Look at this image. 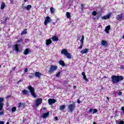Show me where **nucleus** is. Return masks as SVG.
<instances>
[{"instance_id":"obj_7","label":"nucleus","mask_w":124,"mask_h":124,"mask_svg":"<svg viewBox=\"0 0 124 124\" xmlns=\"http://www.w3.org/2000/svg\"><path fill=\"white\" fill-rule=\"evenodd\" d=\"M50 22H51V18H50V16H46L44 22L45 25L46 26L48 23H50Z\"/></svg>"},{"instance_id":"obj_59","label":"nucleus","mask_w":124,"mask_h":124,"mask_svg":"<svg viewBox=\"0 0 124 124\" xmlns=\"http://www.w3.org/2000/svg\"><path fill=\"white\" fill-rule=\"evenodd\" d=\"M7 97V98H9V97H10V96H8Z\"/></svg>"},{"instance_id":"obj_32","label":"nucleus","mask_w":124,"mask_h":124,"mask_svg":"<svg viewBox=\"0 0 124 124\" xmlns=\"http://www.w3.org/2000/svg\"><path fill=\"white\" fill-rule=\"evenodd\" d=\"M96 14H97L96 11H93L92 13V15H93V16H96Z\"/></svg>"},{"instance_id":"obj_49","label":"nucleus","mask_w":124,"mask_h":124,"mask_svg":"<svg viewBox=\"0 0 124 124\" xmlns=\"http://www.w3.org/2000/svg\"><path fill=\"white\" fill-rule=\"evenodd\" d=\"M107 99L108 101H109V97H107Z\"/></svg>"},{"instance_id":"obj_56","label":"nucleus","mask_w":124,"mask_h":124,"mask_svg":"<svg viewBox=\"0 0 124 124\" xmlns=\"http://www.w3.org/2000/svg\"><path fill=\"white\" fill-rule=\"evenodd\" d=\"M44 110H46V108H43Z\"/></svg>"},{"instance_id":"obj_40","label":"nucleus","mask_w":124,"mask_h":124,"mask_svg":"<svg viewBox=\"0 0 124 124\" xmlns=\"http://www.w3.org/2000/svg\"><path fill=\"white\" fill-rule=\"evenodd\" d=\"M4 114V112L3 111H0V116H2Z\"/></svg>"},{"instance_id":"obj_44","label":"nucleus","mask_w":124,"mask_h":124,"mask_svg":"<svg viewBox=\"0 0 124 124\" xmlns=\"http://www.w3.org/2000/svg\"><path fill=\"white\" fill-rule=\"evenodd\" d=\"M26 72H28V69L27 68H26L24 70V73H26Z\"/></svg>"},{"instance_id":"obj_14","label":"nucleus","mask_w":124,"mask_h":124,"mask_svg":"<svg viewBox=\"0 0 124 124\" xmlns=\"http://www.w3.org/2000/svg\"><path fill=\"white\" fill-rule=\"evenodd\" d=\"M89 51V49L88 48H85V49H82L81 51H80V53L81 54H87V53H88V52Z\"/></svg>"},{"instance_id":"obj_6","label":"nucleus","mask_w":124,"mask_h":124,"mask_svg":"<svg viewBox=\"0 0 124 124\" xmlns=\"http://www.w3.org/2000/svg\"><path fill=\"white\" fill-rule=\"evenodd\" d=\"M111 15H112V13H109L106 16H102L101 18L103 20H107L109 19L110 17H111Z\"/></svg>"},{"instance_id":"obj_19","label":"nucleus","mask_w":124,"mask_h":124,"mask_svg":"<svg viewBox=\"0 0 124 124\" xmlns=\"http://www.w3.org/2000/svg\"><path fill=\"white\" fill-rule=\"evenodd\" d=\"M68 52H67V50H66L65 49H63L61 51V53L63 54V55H64V56H65Z\"/></svg>"},{"instance_id":"obj_10","label":"nucleus","mask_w":124,"mask_h":124,"mask_svg":"<svg viewBox=\"0 0 124 124\" xmlns=\"http://www.w3.org/2000/svg\"><path fill=\"white\" fill-rule=\"evenodd\" d=\"M56 101H57L54 99H49L48 100V104H49V105H52V104L56 103Z\"/></svg>"},{"instance_id":"obj_61","label":"nucleus","mask_w":124,"mask_h":124,"mask_svg":"<svg viewBox=\"0 0 124 124\" xmlns=\"http://www.w3.org/2000/svg\"><path fill=\"white\" fill-rule=\"evenodd\" d=\"M107 33H109V31H107Z\"/></svg>"},{"instance_id":"obj_55","label":"nucleus","mask_w":124,"mask_h":124,"mask_svg":"<svg viewBox=\"0 0 124 124\" xmlns=\"http://www.w3.org/2000/svg\"><path fill=\"white\" fill-rule=\"evenodd\" d=\"M18 83H20V82H22V80L20 79V80L19 81H18Z\"/></svg>"},{"instance_id":"obj_26","label":"nucleus","mask_w":124,"mask_h":124,"mask_svg":"<svg viewBox=\"0 0 124 124\" xmlns=\"http://www.w3.org/2000/svg\"><path fill=\"white\" fill-rule=\"evenodd\" d=\"M25 9L27 10H31V5H28L27 7H25Z\"/></svg>"},{"instance_id":"obj_13","label":"nucleus","mask_w":124,"mask_h":124,"mask_svg":"<svg viewBox=\"0 0 124 124\" xmlns=\"http://www.w3.org/2000/svg\"><path fill=\"white\" fill-rule=\"evenodd\" d=\"M65 107H66V106L64 105H61L59 107V110H60L61 111H63L65 109Z\"/></svg>"},{"instance_id":"obj_18","label":"nucleus","mask_w":124,"mask_h":124,"mask_svg":"<svg viewBox=\"0 0 124 124\" xmlns=\"http://www.w3.org/2000/svg\"><path fill=\"white\" fill-rule=\"evenodd\" d=\"M49 116V112H47L46 113H44L42 116H41V118H43V119H46L47 117Z\"/></svg>"},{"instance_id":"obj_50","label":"nucleus","mask_w":124,"mask_h":124,"mask_svg":"<svg viewBox=\"0 0 124 124\" xmlns=\"http://www.w3.org/2000/svg\"><path fill=\"white\" fill-rule=\"evenodd\" d=\"M28 0H24V2H27V1H28Z\"/></svg>"},{"instance_id":"obj_27","label":"nucleus","mask_w":124,"mask_h":124,"mask_svg":"<svg viewBox=\"0 0 124 124\" xmlns=\"http://www.w3.org/2000/svg\"><path fill=\"white\" fill-rule=\"evenodd\" d=\"M5 7V3L4 2H2L1 4V9H4Z\"/></svg>"},{"instance_id":"obj_46","label":"nucleus","mask_w":124,"mask_h":124,"mask_svg":"<svg viewBox=\"0 0 124 124\" xmlns=\"http://www.w3.org/2000/svg\"><path fill=\"white\" fill-rule=\"evenodd\" d=\"M0 124H4V122L0 121Z\"/></svg>"},{"instance_id":"obj_54","label":"nucleus","mask_w":124,"mask_h":124,"mask_svg":"<svg viewBox=\"0 0 124 124\" xmlns=\"http://www.w3.org/2000/svg\"><path fill=\"white\" fill-rule=\"evenodd\" d=\"M97 19H99V16H97Z\"/></svg>"},{"instance_id":"obj_12","label":"nucleus","mask_w":124,"mask_h":124,"mask_svg":"<svg viewBox=\"0 0 124 124\" xmlns=\"http://www.w3.org/2000/svg\"><path fill=\"white\" fill-rule=\"evenodd\" d=\"M42 75V74L39 72H35L34 76L36 77H37V78H39V79L40 78V77Z\"/></svg>"},{"instance_id":"obj_52","label":"nucleus","mask_w":124,"mask_h":124,"mask_svg":"<svg viewBox=\"0 0 124 124\" xmlns=\"http://www.w3.org/2000/svg\"><path fill=\"white\" fill-rule=\"evenodd\" d=\"M7 19H8V17H7L5 19V21H6V20H7Z\"/></svg>"},{"instance_id":"obj_8","label":"nucleus","mask_w":124,"mask_h":124,"mask_svg":"<svg viewBox=\"0 0 124 124\" xmlns=\"http://www.w3.org/2000/svg\"><path fill=\"white\" fill-rule=\"evenodd\" d=\"M116 19L117 21H122L123 19V14H120V15H117L116 16Z\"/></svg>"},{"instance_id":"obj_3","label":"nucleus","mask_w":124,"mask_h":124,"mask_svg":"<svg viewBox=\"0 0 124 124\" xmlns=\"http://www.w3.org/2000/svg\"><path fill=\"white\" fill-rule=\"evenodd\" d=\"M75 107H76V106H75V103H73L72 104L69 105L68 107L69 112H73V110L75 109Z\"/></svg>"},{"instance_id":"obj_45","label":"nucleus","mask_w":124,"mask_h":124,"mask_svg":"<svg viewBox=\"0 0 124 124\" xmlns=\"http://www.w3.org/2000/svg\"><path fill=\"white\" fill-rule=\"evenodd\" d=\"M82 76H85V75H86V74H85V72H83L82 73Z\"/></svg>"},{"instance_id":"obj_48","label":"nucleus","mask_w":124,"mask_h":124,"mask_svg":"<svg viewBox=\"0 0 124 124\" xmlns=\"http://www.w3.org/2000/svg\"><path fill=\"white\" fill-rule=\"evenodd\" d=\"M28 31V29H25L23 31Z\"/></svg>"},{"instance_id":"obj_22","label":"nucleus","mask_w":124,"mask_h":124,"mask_svg":"<svg viewBox=\"0 0 124 124\" xmlns=\"http://www.w3.org/2000/svg\"><path fill=\"white\" fill-rule=\"evenodd\" d=\"M111 29V26L108 25L105 28V31H109Z\"/></svg>"},{"instance_id":"obj_42","label":"nucleus","mask_w":124,"mask_h":124,"mask_svg":"<svg viewBox=\"0 0 124 124\" xmlns=\"http://www.w3.org/2000/svg\"><path fill=\"white\" fill-rule=\"evenodd\" d=\"M122 94H123V93H122V92H119L118 93V95H122Z\"/></svg>"},{"instance_id":"obj_2","label":"nucleus","mask_w":124,"mask_h":124,"mask_svg":"<svg viewBox=\"0 0 124 124\" xmlns=\"http://www.w3.org/2000/svg\"><path fill=\"white\" fill-rule=\"evenodd\" d=\"M58 69V66L56 65H52L50 66V68L48 70V72L50 74H52V72H54Z\"/></svg>"},{"instance_id":"obj_29","label":"nucleus","mask_w":124,"mask_h":124,"mask_svg":"<svg viewBox=\"0 0 124 124\" xmlns=\"http://www.w3.org/2000/svg\"><path fill=\"white\" fill-rule=\"evenodd\" d=\"M80 6H81V10L82 11H84V8H85V4H81Z\"/></svg>"},{"instance_id":"obj_1","label":"nucleus","mask_w":124,"mask_h":124,"mask_svg":"<svg viewBox=\"0 0 124 124\" xmlns=\"http://www.w3.org/2000/svg\"><path fill=\"white\" fill-rule=\"evenodd\" d=\"M124 80L123 76H112L111 77V81L113 84H118L119 82Z\"/></svg>"},{"instance_id":"obj_28","label":"nucleus","mask_w":124,"mask_h":124,"mask_svg":"<svg viewBox=\"0 0 124 124\" xmlns=\"http://www.w3.org/2000/svg\"><path fill=\"white\" fill-rule=\"evenodd\" d=\"M28 93H29V91L24 90L22 91V94H27Z\"/></svg>"},{"instance_id":"obj_51","label":"nucleus","mask_w":124,"mask_h":124,"mask_svg":"<svg viewBox=\"0 0 124 124\" xmlns=\"http://www.w3.org/2000/svg\"><path fill=\"white\" fill-rule=\"evenodd\" d=\"M13 69V70H15V69H16V67H14Z\"/></svg>"},{"instance_id":"obj_36","label":"nucleus","mask_w":124,"mask_h":124,"mask_svg":"<svg viewBox=\"0 0 124 124\" xmlns=\"http://www.w3.org/2000/svg\"><path fill=\"white\" fill-rule=\"evenodd\" d=\"M18 108H20V107H22V106L23 105V103H19L18 104Z\"/></svg>"},{"instance_id":"obj_60","label":"nucleus","mask_w":124,"mask_h":124,"mask_svg":"<svg viewBox=\"0 0 124 124\" xmlns=\"http://www.w3.org/2000/svg\"><path fill=\"white\" fill-rule=\"evenodd\" d=\"M93 124H96V123L95 122H94Z\"/></svg>"},{"instance_id":"obj_25","label":"nucleus","mask_w":124,"mask_h":124,"mask_svg":"<svg viewBox=\"0 0 124 124\" xmlns=\"http://www.w3.org/2000/svg\"><path fill=\"white\" fill-rule=\"evenodd\" d=\"M59 64L60 65H62V66H64L65 64H64V62L62 60H61L59 61Z\"/></svg>"},{"instance_id":"obj_39","label":"nucleus","mask_w":124,"mask_h":124,"mask_svg":"<svg viewBox=\"0 0 124 124\" xmlns=\"http://www.w3.org/2000/svg\"><path fill=\"white\" fill-rule=\"evenodd\" d=\"M26 33H27V31L22 32L21 33V35H23V34H26Z\"/></svg>"},{"instance_id":"obj_34","label":"nucleus","mask_w":124,"mask_h":124,"mask_svg":"<svg viewBox=\"0 0 124 124\" xmlns=\"http://www.w3.org/2000/svg\"><path fill=\"white\" fill-rule=\"evenodd\" d=\"M83 78L85 80V81H88V78H87V76L86 75L83 76Z\"/></svg>"},{"instance_id":"obj_23","label":"nucleus","mask_w":124,"mask_h":124,"mask_svg":"<svg viewBox=\"0 0 124 124\" xmlns=\"http://www.w3.org/2000/svg\"><path fill=\"white\" fill-rule=\"evenodd\" d=\"M51 39L53 40V41H58L59 40V38H58V37H57L56 36L52 37Z\"/></svg>"},{"instance_id":"obj_35","label":"nucleus","mask_w":124,"mask_h":124,"mask_svg":"<svg viewBox=\"0 0 124 124\" xmlns=\"http://www.w3.org/2000/svg\"><path fill=\"white\" fill-rule=\"evenodd\" d=\"M4 100L3 98L0 97V103H3L2 102Z\"/></svg>"},{"instance_id":"obj_5","label":"nucleus","mask_w":124,"mask_h":124,"mask_svg":"<svg viewBox=\"0 0 124 124\" xmlns=\"http://www.w3.org/2000/svg\"><path fill=\"white\" fill-rule=\"evenodd\" d=\"M14 50L16 51V52H19V51H22V47H21V45H15L14 46Z\"/></svg>"},{"instance_id":"obj_21","label":"nucleus","mask_w":124,"mask_h":124,"mask_svg":"<svg viewBox=\"0 0 124 124\" xmlns=\"http://www.w3.org/2000/svg\"><path fill=\"white\" fill-rule=\"evenodd\" d=\"M71 14L70 13L67 12L66 13V16L67 18V19H70V18H71Z\"/></svg>"},{"instance_id":"obj_20","label":"nucleus","mask_w":124,"mask_h":124,"mask_svg":"<svg viewBox=\"0 0 124 124\" xmlns=\"http://www.w3.org/2000/svg\"><path fill=\"white\" fill-rule=\"evenodd\" d=\"M30 52H31L30 51V49H29V48H26L25 51H24V55H28L29 54H30Z\"/></svg>"},{"instance_id":"obj_38","label":"nucleus","mask_w":124,"mask_h":124,"mask_svg":"<svg viewBox=\"0 0 124 124\" xmlns=\"http://www.w3.org/2000/svg\"><path fill=\"white\" fill-rule=\"evenodd\" d=\"M83 46H84V45H82V44H80V46L78 47V49H82Z\"/></svg>"},{"instance_id":"obj_64","label":"nucleus","mask_w":124,"mask_h":124,"mask_svg":"<svg viewBox=\"0 0 124 124\" xmlns=\"http://www.w3.org/2000/svg\"><path fill=\"white\" fill-rule=\"evenodd\" d=\"M1 65H0V67H1Z\"/></svg>"},{"instance_id":"obj_17","label":"nucleus","mask_w":124,"mask_h":124,"mask_svg":"<svg viewBox=\"0 0 124 124\" xmlns=\"http://www.w3.org/2000/svg\"><path fill=\"white\" fill-rule=\"evenodd\" d=\"M85 39V37H84V35H82L81 36V38L80 40V44H81V45H84V40Z\"/></svg>"},{"instance_id":"obj_43","label":"nucleus","mask_w":124,"mask_h":124,"mask_svg":"<svg viewBox=\"0 0 124 124\" xmlns=\"http://www.w3.org/2000/svg\"><path fill=\"white\" fill-rule=\"evenodd\" d=\"M119 124H124V121H121L119 122Z\"/></svg>"},{"instance_id":"obj_33","label":"nucleus","mask_w":124,"mask_h":124,"mask_svg":"<svg viewBox=\"0 0 124 124\" xmlns=\"http://www.w3.org/2000/svg\"><path fill=\"white\" fill-rule=\"evenodd\" d=\"M12 112H15V111H16V107H13L12 108Z\"/></svg>"},{"instance_id":"obj_31","label":"nucleus","mask_w":124,"mask_h":124,"mask_svg":"<svg viewBox=\"0 0 124 124\" xmlns=\"http://www.w3.org/2000/svg\"><path fill=\"white\" fill-rule=\"evenodd\" d=\"M3 108V103H0V111H1L2 110V108Z\"/></svg>"},{"instance_id":"obj_63","label":"nucleus","mask_w":124,"mask_h":124,"mask_svg":"<svg viewBox=\"0 0 124 124\" xmlns=\"http://www.w3.org/2000/svg\"><path fill=\"white\" fill-rule=\"evenodd\" d=\"M78 39H79V38H78L77 39V40H78Z\"/></svg>"},{"instance_id":"obj_30","label":"nucleus","mask_w":124,"mask_h":124,"mask_svg":"<svg viewBox=\"0 0 124 124\" xmlns=\"http://www.w3.org/2000/svg\"><path fill=\"white\" fill-rule=\"evenodd\" d=\"M50 12L52 14L53 13H55V9L53 7H50Z\"/></svg>"},{"instance_id":"obj_4","label":"nucleus","mask_w":124,"mask_h":124,"mask_svg":"<svg viewBox=\"0 0 124 124\" xmlns=\"http://www.w3.org/2000/svg\"><path fill=\"white\" fill-rule=\"evenodd\" d=\"M28 89L31 95H32L34 98H36V95H35V93H34V88L31 86H29Z\"/></svg>"},{"instance_id":"obj_47","label":"nucleus","mask_w":124,"mask_h":124,"mask_svg":"<svg viewBox=\"0 0 124 124\" xmlns=\"http://www.w3.org/2000/svg\"><path fill=\"white\" fill-rule=\"evenodd\" d=\"M77 102L78 103H80V100H79V99L77 100Z\"/></svg>"},{"instance_id":"obj_58","label":"nucleus","mask_w":124,"mask_h":124,"mask_svg":"<svg viewBox=\"0 0 124 124\" xmlns=\"http://www.w3.org/2000/svg\"><path fill=\"white\" fill-rule=\"evenodd\" d=\"M6 124H9V122H7Z\"/></svg>"},{"instance_id":"obj_62","label":"nucleus","mask_w":124,"mask_h":124,"mask_svg":"<svg viewBox=\"0 0 124 124\" xmlns=\"http://www.w3.org/2000/svg\"><path fill=\"white\" fill-rule=\"evenodd\" d=\"M104 78H107V77L105 76V77H104Z\"/></svg>"},{"instance_id":"obj_9","label":"nucleus","mask_w":124,"mask_h":124,"mask_svg":"<svg viewBox=\"0 0 124 124\" xmlns=\"http://www.w3.org/2000/svg\"><path fill=\"white\" fill-rule=\"evenodd\" d=\"M41 103H42V99L39 98L36 100V106L38 107L39 105H40Z\"/></svg>"},{"instance_id":"obj_53","label":"nucleus","mask_w":124,"mask_h":124,"mask_svg":"<svg viewBox=\"0 0 124 124\" xmlns=\"http://www.w3.org/2000/svg\"><path fill=\"white\" fill-rule=\"evenodd\" d=\"M55 120L57 121V120H58V117H55Z\"/></svg>"},{"instance_id":"obj_37","label":"nucleus","mask_w":124,"mask_h":124,"mask_svg":"<svg viewBox=\"0 0 124 124\" xmlns=\"http://www.w3.org/2000/svg\"><path fill=\"white\" fill-rule=\"evenodd\" d=\"M32 75H30L29 76V78H30V79H31V78H33V77H34V75H33V74H31Z\"/></svg>"},{"instance_id":"obj_57","label":"nucleus","mask_w":124,"mask_h":124,"mask_svg":"<svg viewBox=\"0 0 124 124\" xmlns=\"http://www.w3.org/2000/svg\"><path fill=\"white\" fill-rule=\"evenodd\" d=\"M73 88H74V89H75V88H76V86H74L73 87Z\"/></svg>"},{"instance_id":"obj_15","label":"nucleus","mask_w":124,"mask_h":124,"mask_svg":"<svg viewBox=\"0 0 124 124\" xmlns=\"http://www.w3.org/2000/svg\"><path fill=\"white\" fill-rule=\"evenodd\" d=\"M89 112L90 113H92L93 112V114H95V113H97V109L94 108V109H93V108H91Z\"/></svg>"},{"instance_id":"obj_41","label":"nucleus","mask_w":124,"mask_h":124,"mask_svg":"<svg viewBox=\"0 0 124 124\" xmlns=\"http://www.w3.org/2000/svg\"><path fill=\"white\" fill-rule=\"evenodd\" d=\"M61 75V72H58L57 74L56 75V77H59Z\"/></svg>"},{"instance_id":"obj_11","label":"nucleus","mask_w":124,"mask_h":124,"mask_svg":"<svg viewBox=\"0 0 124 124\" xmlns=\"http://www.w3.org/2000/svg\"><path fill=\"white\" fill-rule=\"evenodd\" d=\"M101 45H102V46H107V45H108V42H107V41L102 40L101 41Z\"/></svg>"},{"instance_id":"obj_16","label":"nucleus","mask_w":124,"mask_h":124,"mask_svg":"<svg viewBox=\"0 0 124 124\" xmlns=\"http://www.w3.org/2000/svg\"><path fill=\"white\" fill-rule=\"evenodd\" d=\"M46 44L48 46V45H50V44H52V40L50 39H47L46 40Z\"/></svg>"},{"instance_id":"obj_24","label":"nucleus","mask_w":124,"mask_h":124,"mask_svg":"<svg viewBox=\"0 0 124 124\" xmlns=\"http://www.w3.org/2000/svg\"><path fill=\"white\" fill-rule=\"evenodd\" d=\"M65 56L67 58V59H71V54L68 52L66 53Z\"/></svg>"}]
</instances>
